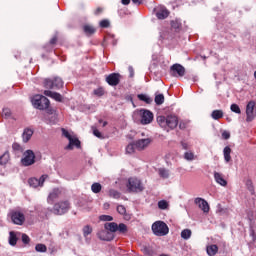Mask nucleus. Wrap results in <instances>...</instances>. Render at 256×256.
Instances as JSON below:
<instances>
[{
  "label": "nucleus",
  "mask_w": 256,
  "mask_h": 256,
  "mask_svg": "<svg viewBox=\"0 0 256 256\" xmlns=\"http://www.w3.org/2000/svg\"><path fill=\"white\" fill-rule=\"evenodd\" d=\"M157 123L161 129L169 133V131H173V129L177 128V125H179V118L173 114L168 116H158Z\"/></svg>",
  "instance_id": "obj_1"
},
{
  "label": "nucleus",
  "mask_w": 256,
  "mask_h": 256,
  "mask_svg": "<svg viewBox=\"0 0 256 256\" xmlns=\"http://www.w3.org/2000/svg\"><path fill=\"white\" fill-rule=\"evenodd\" d=\"M152 231L156 237H165L169 233V226L163 221H156L152 224Z\"/></svg>",
  "instance_id": "obj_2"
},
{
  "label": "nucleus",
  "mask_w": 256,
  "mask_h": 256,
  "mask_svg": "<svg viewBox=\"0 0 256 256\" xmlns=\"http://www.w3.org/2000/svg\"><path fill=\"white\" fill-rule=\"evenodd\" d=\"M32 104L36 109L45 110L49 109L50 102L47 97L43 95H36L32 99Z\"/></svg>",
  "instance_id": "obj_3"
},
{
  "label": "nucleus",
  "mask_w": 256,
  "mask_h": 256,
  "mask_svg": "<svg viewBox=\"0 0 256 256\" xmlns=\"http://www.w3.org/2000/svg\"><path fill=\"white\" fill-rule=\"evenodd\" d=\"M69 209H71V204L69 201H60L54 204L52 213H54V215H65Z\"/></svg>",
  "instance_id": "obj_4"
},
{
  "label": "nucleus",
  "mask_w": 256,
  "mask_h": 256,
  "mask_svg": "<svg viewBox=\"0 0 256 256\" xmlns=\"http://www.w3.org/2000/svg\"><path fill=\"white\" fill-rule=\"evenodd\" d=\"M45 89H61L63 80L60 77L46 78L44 80Z\"/></svg>",
  "instance_id": "obj_5"
},
{
  "label": "nucleus",
  "mask_w": 256,
  "mask_h": 256,
  "mask_svg": "<svg viewBox=\"0 0 256 256\" xmlns=\"http://www.w3.org/2000/svg\"><path fill=\"white\" fill-rule=\"evenodd\" d=\"M127 189L130 193H140L143 191V184H141V180L137 178H129Z\"/></svg>",
  "instance_id": "obj_6"
},
{
  "label": "nucleus",
  "mask_w": 256,
  "mask_h": 256,
  "mask_svg": "<svg viewBox=\"0 0 256 256\" xmlns=\"http://www.w3.org/2000/svg\"><path fill=\"white\" fill-rule=\"evenodd\" d=\"M21 163L24 167H30V165H34L35 152H33V150H26L23 154V158L21 159Z\"/></svg>",
  "instance_id": "obj_7"
},
{
  "label": "nucleus",
  "mask_w": 256,
  "mask_h": 256,
  "mask_svg": "<svg viewBox=\"0 0 256 256\" xmlns=\"http://www.w3.org/2000/svg\"><path fill=\"white\" fill-rule=\"evenodd\" d=\"M172 77H185V67L181 64H174L170 67Z\"/></svg>",
  "instance_id": "obj_8"
},
{
  "label": "nucleus",
  "mask_w": 256,
  "mask_h": 256,
  "mask_svg": "<svg viewBox=\"0 0 256 256\" xmlns=\"http://www.w3.org/2000/svg\"><path fill=\"white\" fill-rule=\"evenodd\" d=\"M11 221L14 225H23L25 223V214L21 211H12Z\"/></svg>",
  "instance_id": "obj_9"
},
{
  "label": "nucleus",
  "mask_w": 256,
  "mask_h": 256,
  "mask_svg": "<svg viewBox=\"0 0 256 256\" xmlns=\"http://www.w3.org/2000/svg\"><path fill=\"white\" fill-rule=\"evenodd\" d=\"M48 177L49 176L47 174H44L39 179L30 178L28 180V183H29L30 187H33L34 189H37V187H43V184L45 183V181Z\"/></svg>",
  "instance_id": "obj_10"
},
{
  "label": "nucleus",
  "mask_w": 256,
  "mask_h": 256,
  "mask_svg": "<svg viewBox=\"0 0 256 256\" xmlns=\"http://www.w3.org/2000/svg\"><path fill=\"white\" fill-rule=\"evenodd\" d=\"M137 151H145L151 145V138H143L134 141Z\"/></svg>",
  "instance_id": "obj_11"
},
{
  "label": "nucleus",
  "mask_w": 256,
  "mask_h": 256,
  "mask_svg": "<svg viewBox=\"0 0 256 256\" xmlns=\"http://www.w3.org/2000/svg\"><path fill=\"white\" fill-rule=\"evenodd\" d=\"M120 81H121V74H119V73H112L106 77V82L111 87H117V85L120 83Z\"/></svg>",
  "instance_id": "obj_12"
},
{
  "label": "nucleus",
  "mask_w": 256,
  "mask_h": 256,
  "mask_svg": "<svg viewBox=\"0 0 256 256\" xmlns=\"http://www.w3.org/2000/svg\"><path fill=\"white\" fill-rule=\"evenodd\" d=\"M97 237L101 239V241H113V239L115 238V235L111 233L109 230H107L106 228H104L98 231Z\"/></svg>",
  "instance_id": "obj_13"
},
{
  "label": "nucleus",
  "mask_w": 256,
  "mask_h": 256,
  "mask_svg": "<svg viewBox=\"0 0 256 256\" xmlns=\"http://www.w3.org/2000/svg\"><path fill=\"white\" fill-rule=\"evenodd\" d=\"M141 111V124L149 125L153 121V112L149 110H140Z\"/></svg>",
  "instance_id": "obj_14"
},
{
  "label": "nucleus",
  "mask_w": 256,
  "mask_h": 256,
  "mask_svg": "<svg viewBox=\"0 0 256 256\" xmlns=\"http://www.w3.org/2000/svg\"><path fill=\"white\" fill-rule=\"evenodd\" d=\"M61 189L59 188H54L48 195L47 201L50 205H53V203H55V201H57V199L59 197H61Z\"/></svg>",
  "instance_id": "obj_15"
},
{
  "label": "nucleus",
  "mask_w": 256,
  "mask_h": 256,
  "mask_svg": "<svg viewBox=\"0 0 256 256\" xmlns=\"http://www.w3.org/2000/svg\"><path fill=\"white\" fill-rule=\"evenodd\" d=\"M253 111H255V101H250L246 106V115H247L246 121L248 123L253 121L254 119Z\"/></svg>",
  "instance_id": "obj_16"
},
{
  "label": "nucleus",
  "mask_w": 256,
  "mask_h": 256,
  "mask_svg": "<svg viewBox=\"0 0 256 256\" xmlns=\"http://www.w3.org/2000/svg\"><path fill=\"white\" fill-rule=\"evenodd\" d=\"M195 204L199 205L203 213H207L209 211V203L203 198H196Z\"/></svg>",
  "instance_id": "obj_17"
},
{
  "label": "nucleus",
  "mask_w": 256,
  "mask_h": 256,
  "mask_svg": "<svg viewBox=\"0 0 256 256\" xmlns=\"http://www.w3.org/2000/svg\"><path fill=\"white\" fill-rule=\"evenodd\" d=\"M44 95H46V97H51V99H54V101H58L59 103L63 101V96H61V94L51 90H45Z\"/></svg>",
  "instance_id": "obj_18"
},
{
  "label": "nucleus",
  "mask_w": 256,
  "mask_h": 256,
  "mask_svg": "<svg viewBox=\"0 0 256 256\" xmlns=\"http://www.w3.org/2000/svg\"><path fill=\"white\" fill-rule=\"evenodd\" d=\"M73 147H76L77 149H81V141H79V138L72 137L69 140V144L66 146V149L71 151L73 150Z\"/></svg>",
  "instance_id": "obj_19"
},
{
  "label": "nucleus",
  "mask_w": 256,
  "mask_h": 256,
  "mask_svg": "<svg viewBox=\"0 0 256 256\" xmlns=\"http://www.w3.org/2000/svg\"><path fill=\"white\" fill-rule=\"evenodd\" d=\"M214 179L218 185H221V187H227V180L223 178V174L219 172H214Z\"/></svg>",
  "instance_id": "obj_20"
},
{
  "label": "nucleus",
  "mask_w": 256,
  "mask_h": 256,
  "mask_svg": "<svg viewBox=\"0 0 256 256\" xmlns=\"http://www.w3.org/2000/svg\"><path fill=\"white\" fill-rule=\"evenodd\" d=\"M156 17L158 19H167L169 17V10L165 7H160V9L156 12Z\"/></svg>",
  "instance_id": "obj_21"
},
{
  "label": "nucleus",
  "mask_w": 256,
  "mask_h": 256,
  "mask_svg": "<svg viewBox=\"0 0 256 256\" xmlns=\"http://www.w3.org/2000/svg\"><path fill=\"white\" fill-rule=\"evenodd\" d=\"M206 253L209 256H215L216 253H219V246L215 244H210L206 247Z\"/></svg>",
  "instance_id": "obj_22"
},
{
  "label": "nucleus",
  "mask_w": 256,
  "mask_h": 256,
  "mask_svg": "<svg viewBox=\"0 0 256 256\" xmlns=\"http://www.w3.org/2000/svg\"><path fill=\"white\" fill-rule=\"evenodd\" d=\"M104 229H107L110 233H116L119 229V225L115 222H107L104 224Z\"/></svg>",
  "instance_id": "obj_23"
},
{
  "label": "nucleus",
  "mask_w": 256,
  "mask_h": 256,
  "mask_svg": "<svg viewBox=\"0 0 256 256\" xmlns=\"http://www.w3.org/2000/svg\"><path fill=\"white\" fill-rule=\"evenodd\" d=\"M31 137H33V130L27 128L24 130L23 134H22V139L24 143H27Z\"/></svg>",
  "instance_id": "obj_24"
},
{
  "label": "nucleus",
  "mask_w": 256,
  "mask_h": 256,
  "mask_svg": "<svg viewBox=\"0 0 256 256\" xmlns=\"http://www.w3.org/2000/svg\"><path fill=\"white\" fill-rule=\"evenodd\" d=\"M223 155H224L225 163H229V161H231V147L226 146L223 149Z\"/></svg>",
  "instance_id": "obj_25"
},
{
  "label": "nucleus",
  "mask_w": 256,
  "mask_h": 256,
  "mask_svg": "<svg viewBox=\"0 0 256 256\" xmlns=\"http://www.w3.org/2000/svg\"><path fill=\"white\" fill-rule=\"evenodd\" d=\"M137 97L140 101L147 103V105H151V103H153V99L149 97L147 94H138Z\"/></svg>",
  "instance_id": "obj_26"
},
{
  "label": "nucleus",
  "mask_w": 256,
  "mask_h": 256,
  "mask_svg": "<svg viewBox=\"0 0 256 256\" xmlns=\"http://www.w3.org/2000/svg\"><path fill=\"white\" fill-rule=\"evenodd\" d=\"M17 234H15L14 231H11L9 233V245H11L12 247H15L17 245Z\"/></svg>",
  "instance_id": "obj_27"
},
{
  "label": "nucleus",
  "mask_w": 256,
  "mask_h": 256,
  "mask_svg": "<svg viewBox=\"0 0 256 256\" xmlns=\"http://www.w3.org/2000/svg\"><path fill=\"white\" fill-rule=\"evenodd\" d=\"M158 175L162 178V179H169V169L166 168H159L158 169Z\"/></svg>",
  "instance_id": "obj_28"
},
{
  "label": "nucleus",
  "mask_w": 256,
  "mask_h": 256,
  "mask_svg": "<svg viewBox=\"0 0 256 256\" xmlns=\"http://www.w3.org/2000/svg\"><path fill=\"white\" fill-rule=\"evenodd\" d=\"M211 117L215 121H217L219 119H222V117H223V110H214V111H212Z\"/></svg>",
  "instance_id": "obj_29"
},
{
  "label": "nucleus",
  "mask_w": 256,
  "mask_h": 256,
  "mask_svg": "<svg viewBox=\"0 0 256 256\" xmlns=\"http://www.w3.org/2000/svg\"><path fill=\"white\" fill-rule=\"evenodd\" d=\"M137 147H135V142H132L126 146L127 155H133L135 153Z\"/></svg>",
  "instance_id": "obj_30"
},
{
  "label": "nucleus",
  "mask_w": 256,
  "mask_h": 256,
  "mask_svg": "<svg viewBox=\"0 0 256 256\" xmlns=\"http://www.w3.org/2000/svg\"><path fill=\"white\" fill-rule=\"evenodd\" d=\"M101 189H103V186H101L99 182H95L91 185L92 193H101Z\"/></svg>",
  "instance_id": "obj_31"
},
{
  "label": "nucleus",
  "mask_w": 256,
  "mask_h": 256,
  "mask_svg": "<svg viewBox=\"0 0 256 256\" xmlns=\"http://www.w3.org/2000/svg\"><path fill=\"white\" fill-rule=\"evenodd\" d=\"M109 197H112V199H120L121 193L115 189H110L108 192Z\"/></svg>",
  "instance_id": "obj_32"
},
{
  "label": "nucleus",
  "mask_w": 256,
  "mask_h": 256,
  "mask_svg": "<svg viewBox=\"0 0 256 256\" xmlns=\"http://www.w3.org/2000/svg\"><path fill=\"white\" fill-rule=\"evenodd\" d=\"M154 101L156 105H163V103H165V96L163 94H157Z\"/></svg>",
  "instance_id": "obj_33"
},
{
  "label": "nucleus",
  "mask_w": 256,
  "mask_h": 256,
  "mask_svg": "<svg viewBox=\"0 0 256 256\" xmlns=\"http://www.w3.org/2000/svg\"><path fill=\"white\" fill-rule=\"evenodd\" d=\"M7 163H9V152H5L0 157V165H7Z\"/></svg>",
  "instance_id": "obj_34"
},
{
  "label": "nucleus",
  "mask_w": 256,
  "mask_h": 256,
  "mask_svg": "<svg viewBox=\"0 0 256 256\" xmlns=\"http://www.w3.org/2000/svg\"><path fill=\"white\" fill-rule=\"evenodd\" d=\"M35 251H37V253H47V246L45 244H37Z\"/></svg>",
  "instance_id": "obj_35"
},
{
  "label": "nucleus",
  "mask_w": 256,
  "mask_h": 256,
  "mask_svg": "<svg viewBox=\"0 0 256 256\" xmlns=\"http://www.w3.org/2000/svg\"><path fill=\"white\" fill-rule=\"evenodd\" d=\"M191 234L192 232L190 229H184L181 232V237L187 241V239H191Z\"/></svg>",
  "instance_id": "obj_36"
},
{
  "label": "nucleus",
  "mask_w": 256,
  "mask_h": 256,
  "mask_svg": "<svg viewBox=\"0 0 256 256\" xmlns=\"http://www.w3.org/2000/svg\"><path fill=\"white\" fill-rule=\"evenodd\" d=\"M84 33H86V35H93V33H95V28L91 25H85Z\"/></svg>",
  "instance_id": "obj_37"
},
{
  "label": "nucleus",
  "mask_w": 256,
  "mask_h": 256,
  "mask_svg": "<svg viewBox=\"0 0 256 256\" xmlns=\"http://www.w3.org/2000/svg\"><path fill=\"white\" fill-rule=\"evenodd\" d=\"M184 159L186 161H193L195 159V154L191 151H187L184 153Z\"/></svg>",
  "instance_id": "obj_38"
},
{
  "label": "nucleus",
  "mask_w": 256,
  "mask_h": 256,
  "mask_svg": "<svg viewBox=\"0 0 256 256\" xmlns=\"http://www.w3.org/2000/svg\"><path fill=\"white\" fill-rule=\"evenodd\" d=\"M169 207V203L166 200H160L158 202V209L165 210Z\"/></svg>",
  "instance_id": "obj_39"
},
{
  "label": "nucleus",
  "mask_w": 256,
  "mask_h": 256,
  "mask_svg": "<svg viewBox=\"0 0 256 256\" xmlns=\"http://www.w3.org/2000/svg\"><path fill=\"white\" fill-rule=\"evenodd\" d=\"M142 251H143L144 255H148V256H153V255H155V252L153 251V249H151V248H149V247H147V246H144V247L142 248Z\"/></svg>",
  "instance_id": "obj_40"
},
{
  "label": "nucleus",
  "mask_w": 256,
  "mask_h": 256,
  "mask_svg": "<svg viewBox=\"0 0 256 256\" xmlns=\"http://www.w3.org/2000/svg\"><path fill=\"white\" fill-rule=\"evenodd\" d=\"M91 233H93V228H91V226L87 225L83 228L84 237H87L88 235H91Z\"/></svg>",
  "instance_id": "obj_41"
},
{
  "label": "nucleus",
  "mask_w": 256,
  "mask_h": 256,
  "mask_svg": "<svg viewBox=\"0 0 256 256\" xmlns=\"http://www.w3.org/2000/svg\"><path fill=\"white\" fill-rule=\"evenodd\" d=\"M230 109L233 113H237L238 115H241V108H239V105L237 104H232L230 106Z\"/></svg>",
  "instance_id": "obj_42"
},
{
  "label": "nucleus",
  "mask_w": 256,
  "mask_h": 256,
  "mask_svg": "<svg viewBox=\"0 0 256 256\" xmlns=\"http://www.w3.org/2000/svg\"><path fill=\"white\" fill-rule=\"evenodd\" d=\"M45 123H55V116H50V114H46L44 116Z\"/></svg>",
  "instance_id": "obj_43"
},
{
  "label": "nucleus",
  "mask_w": 256,
  "mask_h": 256,
  "mask_svg": "<svg viewBox=\"0 0 256 256\" xmlns=\"http://www.w3.org/2000/svg\"><path fill=\"white\" fill-rule=\"evenodd\" d=\"M117 212L120 214V215H125L127 213V209L125 208V206L123 205H118L117 206Z\"/></svg>",
  "instance_id": "obj_44"
},
{
  "label": "nucleus",
  "mask_w": 256,
  "mask_h": 256,
  "mask_svg": "<svg viewBox=\"0 0 256 256\" xmlns=\"http://www.w3.org/2000/svg\"><path fill=\"white\" fill-rule=\"evenodd\" d=\"M2 116L5 117V119H9V117H11V109H3Z\"/></svg>",
  "instance_id": "obj_45"
},
{
  "label": "nucleus",
  "mask_w": 256,
  "mask_h": 256,
  "mask_svg": "<svg viewBox=\"0 0 256 256\" xmlns=\"http://www.w3.org/2000/svg\"><path fill=\"white\" fill-rule=\"evenodd\" d=\"M118 231L119 233H127V225H125L124 223H120L118 225Z\"/></svg>",
  "instance_id": "obj_46"
},
{
  "label": "nucleus",
  "mask_w": 256,
  "mask_h": 256,
  "mask_svg": "<svg viewBox=\"0 0 256 256\" xmlns=\"http://www.w3.org/2000/svg\"><path fill=\"white\" fill-rule=\"evenodd\" d=\"M104 94L105 91L103 90V88H98L94 90V95H97V97H103Z\"/></svg>",
  "instance_id": "obj_47"
},
{
  "label": "nucleus",
  "mask_w": 256,
  "mask_h": 256,
  "mask_svg": "<svg viewBox=\"0 0 256 256\" xmlns=\"http://www.w3.org/2000/svg\"><path fill=\"white\" fill-rule=\"evenodd\" d=\"M62 135L63 137H66V139H68V141L73 138V136H71V134L69 133V131H67L65 128H62Z\"/></svg>",
  "instance_id": "obj_48"
},
{
  "label": "nucleus",
  "mask_w": 256,
  "mask_h": 256,
  "mask_svg": "<svg viewBox=\"0 0 256 256\" xmlns=\"http://www.w3.org/2000/svg\"><path fill=\"white\" fill-rule=\"evenodd\" d=\"M109 25H111L109 20L100 21V27H102V29H107V27H109Z\"/></svg>",
  "instance_id": "obj_49"
},
{
  "label": "nucleus",
  "mask_w": 256,
  "mask_h": 256,
  "mask_svg": "<svg viewBox=\"0 0 256 256\" xmlns=\"http://www.w3.org/2000/svg\"><path fill=\"white\" fill-rule=\"evenodd\" d=\"M99 219L100 221H113L112 216H109V215H101Z\"/></svg>",
  "instance_id": "obj_50"
},
{
  "label": "nucleus",
  "mask_w": 256,
  "mask_h": 256,
  "mask_svg": "<svg viewBox=\"0 0 256 256\" xmlns=\"http://www.w3.org/2000/svg\"><path fill=\"white\" fill-rule=\"evenodd\" d=\"M30 241H31V239L29 238V236H27V234H22V242L25 245H27Z\"/></svg>",
  "instance_id": "obj_51"
},
{
  "label": "nucleus",
  "mask_w": 256,
  "mask_h": 256,
  "mask_svg": "<svg viewBox=\"0 0 256 256\" xmlns=\"http://www.w3.org/2000/svg\"><path fill=\"white\" fill-rule=\"evenodd\" d=\"M231 138V133H229V131H223L222 132V139H230Z\"/></svg>",
  "instance_id": "obj_52"
},
{
  "label": "nucleus",
  "mask_w": 256,
  "mask_h": 256,
  "mask_svg": "<svg viewBox=\"0 0 256 256\" xmlns=\"http://www.w3.org/2000/svg\"><path fill=\"white\" fill-rule=\"evenodd\" d=\"M93 135H95V137H98V139H101L102 137L100 131L97 129L93 130Z\"/></svg>",
  "instance_id": "obj_53"
},
{
  "label": "nucleus",
  "mask_w": 256,
  "mask_h": 256,
  "mask_svg": "<svg viewBox=\"0 0 256 256\" xmlns=\"http://www.w3.org/2000/svg\"><path fill=\"white\" fill-rule=\"evenodd\" d=\"M12 148L15 150V151H20L21 150V145L17 144V143H14L12 145Z\"/></svg>",
  "instance_id": "obj_54"
},
{
  "label": "nucleus",
  "mask_w": 256,
  "mask_h": 256,
  "mask_svg": "<svg viewBox=\"0 0 256 256\" xmlns=\"http://www.w3.org/2000/svg\"><path fill=\"white\" fill-rule=\"evenodd\" d=\"M179 129H187V123L181 121V122L179 123Z\"/></svg>",
  "instance_id": "obj_55"
},
{
  "label": "nucleus",
  "mask_w": 256,
  "mask_h": 256,
  "mask_svg": "<svg viewBox=\"0 0 256 256\" xmlns=\"http://www.w3.org/2000/svg\"><path fill=\"white\" fill-rule=\"evenodd\" d=\"M55 43H57V36H54V37L50 40V45H55Z\"/></svg>",
  "instance_id": "obj_56"
},
{
  "label": "nucleus",
  "mask_w": 256,
  "mask_h": 256,
  "mask_svg": "<svg viewBox=\"0 0 256 256\" xmlns=\"http://www.w3.org/2000/svg\"><path fill=\"white\" fill-rule=\"evenodd\" d=\"M122 5H129L131 3V0H121Z\"/></svg>",
  "instance_id": "obj_57"
},
{
  "label": "nucleus",
  "mask_w": 256,
  "mask_h": 256,
  "mask_svg": "<svg viewBox=\"0 0 256 256\" xmlns=\"http://www.w3.org/2000/svg\"><path fill=\"white\" fill-rule=\"evenodd\" d=\"M100 13H103V9L102 8H97L95 11V15H99Z\"/></svg>",
  "instance_id": "obj_58"
},
{
  "label": "nucleus",
  "mask_w": 256,
  "mask_h": 256,
  "mask_svg": "<svg viewBox=\"0 0 256 256\" xmlns=\"http://www.w3.org/2000/svg\"><path fill=\"white\" fill-rule=\"evenodd\" d=\"M135 5H141V0H132Z\"/></svg>",
  "instance_id": "obj_59"
},
{
  "label": "nucleus",
  "mask_w": 256,
  "mask_h": 256,
  "mask_svg": "<svg viewBox=\"0 0 256 256\" xmlns=\"http://www.w3.org/2000/svg\"><path fill=\"white\" fill-rule=\"evenodd\" d=\"M129 71H130V77H133V67H129Z\"/></svg>",
  "instance_id": "obj_60"
},
{
  "label": "nucleus",
  "mask_w": 256,
  "mask_h": 256,
  "mask_svg": "<svg viewBox=\"0 0 256 256\" xmlns=\"http://www.w3.org/2000/svg\"><path fill=\"white\" fill-rule=\"evenodd\" d=\"M171 25H172V27H174L175 29H177V27H179V26H177V24H175L174 21L171 22Z\"/></svg>",
  "instance_id": "obj_61"
},
{
  "label": "nucleus",
  "mask_w": 256,
  "mask_h": 256,
  "mask_svg": "<svg viewBox=\"0 0 256 256\" xmlns=\"http://www.w3.org/2000/svg\"><path fill=\"white\" fill-rule=\"evenodd\" d=\"M183 149H187V143H182Z\"/></svg>",
  "instance_id": "obj_62"
},
{
  "label": "nucleus",
  "mask_w": 256,
  "mask_h": 256,
  "mask_svg": "<svg viewBox=\"0 0 256 256\" xmlns=\"http://www.w3.org/2000/svg\"><path fill=\"white\" fill-rule=\"evenodd\" d=\"M104 208H105V209H109V203H105V204H104Z\"/></svg>",
  "instance_id": "obj_63"
},
{
  "label": "nucleus",
  "mask_w": 256,
  "mask_h": 256,
  "mask_svg": "<svg viewBox=\"0 0 256 256\" xmlns=\"http://www.w3.org/2000/svg\"><path fill=\"white\" fill-rule=\"evenodd\" d=\"M106 125H107V121H104L102 124V127H106Z\"/></svg>",
  "instance_id": "obj_64"
}]
</instances>
